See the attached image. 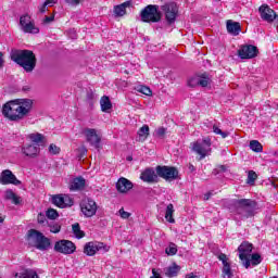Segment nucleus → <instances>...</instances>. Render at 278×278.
I'll return each instance as SVG.
<instances>
[{"instance_id": "obj_1", "label": "nucleus", "mask_w": 278, "mask_h": 278, "mask_svg": "<svg viewBox=\"0 0 278 278\" xmlns=\"http://www.w3.org/2000/svg\"><path fill=\"white\" fill-rule=\"evenodd\" d=\"M31 108H34V101L31 99L10 100L2 105V115L9 121L18 123L29 116Z\"/></svg>"}, {"instance_id": "obj_2", "label": "nucleus", "mask_w": 278, "mask_h": 278, "mask_svg": "<svg viewBox=\"0 0 278 278\" xmlns=\"http://www.w3.org/2000/svg\"><path fill=\"white\" fill-rule=\"evenodd\" d=\"M11 60L22 66L26 73H31L36 68V54L31 50H12Z\"/></svg>"}, {"instance_id": "obj_3", "label": "nucleus", "mask_w": 278, "mask_h": 278, "mask_svg": "<svg viewBox=\"0 0 278 278\" xmlns=\"http://www.w3.org/2000/svg\"><path fill=\"white\" fill-rule=\"evenodd\" d=\"M235 212L240 216L241 220L245 218H252L255 216V211L257 210V202L251 199H240L233 201Z\"/></svg>"}, {"instance_id": "obj_4", "label": "nucleus", "mask_w": 278, "mask_h": 278, "mask_svg": "<svg viewBox=\"0 0 278 278\" xmlns=\"http://www.w3.org/2000/svg\"><path fill=\"white\" fill-rule=\"evenodd\" d=\"M192 151L200 155V160H205L207 155L212 153V139L210 137H205L202 141L198 140L191 143Z\"/></svg>"}, {"instance_id": "obj_5", "label": "nucleus", "mask_w": 278, "mask_h": 278, "mask_svg": "<svg viewBox=\"0 0 278 278\" xmlns=\"http://www.w3.org/2000/svg\"><path fill=\"white\" fill-rule=\"evenodd\" d=\"M141 21L143 23H160L162 21V13L157 5L149 4L141 11Z\"/></svg>"}, {"instance_id": "obj_6", "label": "nucleus", "mask_w": 278, "mask_h": 278, "mask_svg": "<svg viewBox=\"0 0 278 278\" xmlns=\"http://www.w3.org/2000/svg\"><path fill=\"white\" fill-rule=\"evenodd\" d=\"M238 252L242 265L244 266V268H249L251 266V253H253V244L244 241L239 245Z\"/></svg>"}, {"instance_id": "obj_7", "label": "nucleus", "mask_w": 278, "mask_h": 278, "mask_svg": "<svg viewBox=\"0 0 278 278\" xmlns=\"http://www.w3.org/2000/svg\"><path fill=\"white\" fill-rule=\"evenodd\" d=\"M20 27L24 34H40V29L36 27V23L29 14L20 17Z\"/></svg>"}, {"instance_id": "obj_8", "label": "nucleus", "mask_w": 278, "mask_h": 278, "mask_svg": "<svg viewBox=\"0 0 278 278\" xmlns=\"http://www.w3.org/2000/svg\"><path fill=\"white\" fill-rule=\"evenodd\" d=\"M99 251H103V253H108L110 251V248H108V245H105L103 242H97V241H90L86 243L84 247V253L89 257L97 255Z\"/></svg>"}, {"instance_id": "obj_9", "label": "nucleus", "mask_w": 278, "mask_h": 278, "mask_svg": "<svg viewBox=\"0 0 278 278\" xmlns=\"http://www.w3.org/2000/svg\"><path fill=\"white\" fill-rule=\"evenodd\" d=\"M212 84V78L207 73L192 76L188 79L189 88H197V86H201V88H207Z\"/></svg>"}, {"instance_id": "obj_10", "label": "nucleus", "mask_w": 278, "mask_h": 278, "mask_svg": "<svg viewBox=\"0 0 278 278\" xmlns=\"http://www.w3.org/2000/svg\"><path fill=\"white\" fill-rule=\"evenodd\" d=\"M156 175L166 181H173L179 176V170L175 167L159 165L156 166Z\"/></svg>"}, {"instance_id": "obj_11", "label": "nucleus", "mask_w": 278, "mask_h": 278, "mask_svg": "<svg viewBox=\"0 0 278 278\" xmlns=\"http://www.w3.org/2000/svg\"><path fill=\"white\" fill-rule=\"evenodd\" d=\"M77 247H75V243L70 240H60L56 241L54 244V251L56 253H62L63 255H73V252L76 251Z\"/></svg>"}, {"instance_id": "obj_12", "label": "nucleus", "mask_w": 278, "mask_h": 278, "mask_svg": "<svg viewBox=\"0 0 278 278\" xmlns=\"http://www.w3.org/2000/svg\"><path fill=\"white\" fill-rule=\"evenodd\" d=\"M80 210L86 218H92L97 214V202L92 199L83 200L80 203Z\"/></svg>"}, {"instance_id": "obj_13", "label": "nucleus", "mask_w": 278, "mask_h": 278, "mask_svg": "<svg viewBox=\"0 0 278 278\" xmlns=\"http://www.w3.org/2000/svg\"><path fill=\"white\" fill-rule=\"evenodd\" d=\"M163 12H165V18L169 25H173L177 20V14L179 13V8L176 3H167L162 7Z\"/></svg>"}, {"instance_id": "obj_14", "label": "nucleus", "mask_w": 278, "mask_h": 278, "mask_svg": "<svg viewBox=\"0 0 278 278\" xmlns=\"http://www.w3.org/2000/svg\"><path fill=\"white\" fill-rule=\"evenodd\" d=\"M257 47L253 45L241 46L238 50V55L241 60H253V58H257Z\"/></svg>"}, {"instance_id": "obj_15", "label": "nucleus", "mask_w": 278, "mask_h": 278, "mask_svg": "<svg viewBox=\"0 0 278 278\" xmlns=\"http://www.w3.org/2000/svg\"><path fill=\"white\" fill-rule=\"evenodd\" d=\"M83 134L86 137L87 142L94 147V149H99L101 144V136L97 134V129L94 128H85L83 129Z\"/></svg>"}, {"instance_id": "obj_16", "label": "nucleus", "mask_w": 278, "mask_h": 278, "mask_svg": "<svg viewBox=\"0 0 278 278\" xmlns=\"http://www.w3.org/2000/svg\"><path fill=\"white\" fill-rule=\"evenodd\" d=\"M258 12L261 14V18L266 21V23H273L275 18H278V15L277 13H275V10L270 9L268 4L261 5Z\"/></svg>"}, {"instance_id": "obj_17", "label": "nucleus", "mask_w": 278, "mask_h": 278, "mask_svg": "<svg viewBox=\"0 0 278 278\" xmlns=\"http://www.w3.org/2000/svg\"><path fill=\"white\" fill-rule=\"evenodd\" d=\"M0 184L8 186V184H13V186H21V180L16 179V176L13 175L12 170L4 169L0 175Z\"/></svg>"}, {"instance_id": "obj_18", "label": "nucleus", "mask_w": 278, "mask_h": 278, "mask_svg": "<svg viewBox=\"0 0 278 278\" xmlns=\"http://www.w3.org/2000/svg\"><path fill=\"white\" fill-rule=\"evenodd\" d=\"M140 180L146 184H156L157 174H155V169L151 167L146 168L140 175Z\"/></svg>"}, {"instance_id": "obj_19", "label": "nucleus", "mask_w": 278, "mask_h": 278, "mask_svg": "<svg viewBox=\"0 0 278 278\" xmlns=\"http://www.w3.org/2000/svg\"><path fill=\"white\" fill-rule=\"evenodd\" d=\"M52 202L56 207H71L73 205V199L68 195H54Z\"/></svg>"}, {"instance_id": "obj_20", "label": "nucleus", "mask_w": 278, "mask_h": 278, "mask_svg": "<svg viewBox=\"0 0 278 278\" xmlns=\"http://www.w3.org/2000/svg\"><path fill=\"white\" fill-rule=\"evenodd\" d=\"M134 188V182L129 179L122 177L116 182V190L119 191L122 194H127L129 190Z\"/></svg>"}, {"instance_id": "obj_21", "label": "nucleus", "mask_w": 278, "mask_h": 278, "mask_svg": "<svg viewBox=\"0 0 278 278\" xmlns=\"http://www.w3.org/2000/svg\"><path fill=\"white\" fill-rule=\"evenodd\" d=\"M15 278H38V273L33 268L22 267L20 271L15 274Z\"/></svg>"}, {"instance_id": "obj_22", "label": "nucleus", "mask_w": 278, "mask_h": 278, "mask_svg": "<svg viewBox=\"0 0 278 278\" xmlns=\"http://www.w3.org/2000/svg\"><path fill=\"white\" fill-rule=\"evenodd\" d=\"M226 27L228 34H231V36H239L240 31H242V27L240 26V24L231 20L227 21Z\"/></svg>"}, {"instance_id": "obj_23", "label": "nucleus", "mask_w": 278, "mask_h": 278, "mask_svg": "<svg viewBox=\"0 0 278 278\" xmlns=\"http://www.w3.org/2000/svg\"><path fill=\"white\" fill-rule=\"evenodd\" d=\"M22 151L27 157H36V155L40 153V147H38L36 143H33L25 146Z\"/></svg>"}, {"instance_id": "obj_24", "label": "nucleus", "mask_w": 278, "mask_h": 278, "mask_svg": "<svg viewBox=\"0 0 278 278\" xmlns=\"http://www.w3.org/2000/svg\"><path fill=\"white\" fill-rule=\"evenodd\" d=\"M28 242L29 244H33V247H36L38 244V241L42 237V232L36 230V229H30L28 230Z\"/></svg>"}, {"instance_id": "obj_25", "label": "nucleus", "mask_w": 278, "mask_h": 278, "mask_svg": "<svg viewBox=\"0 0 278 278\" xmlns=\"http://www.w3.org/2000/svg\"><path fill=\"white\" fill-rule=\"evenodd\" d=\"M86 186V179L84 177H76L70 185V190H84Z\"/></svg>"}, {"instance_id": "obj_26", "label": "nucleus", "mask_w": 278, "mask_h": 278, "mask_svg": "<svg viewBox=\"0 0 278 278\" xmlns=\"http://www.w3.org/2000/svg\"><path fill=\"white\" fill-rule=\"evenodd\" d=\"M131 5L130 1H126L122 4H118L114 8L115 16H125L127 14V8Z\"/></svg>"}, {"instance_id": "obj_27", "label": "nucleus", "mask_w": 278, "mask_h": 278, "mask_svg": "<svg viewBox=\"0 0 278 278\" xmlns=\"http://www.w3.org/2000/svg\"><path fill=\"white\" fill-rule=\"evenodd\" d=\"M49 247H51V241L49 240V238L45 237V235H41L37 244H35V248L38 249L39 251H47Z\"/></svg>"}, {"instance_id": "obj_28", "label": "nucleus", "mask_w": 278, "mask_h": 278, "mask_svg": "<svg viewBox=\"0 0 278 278\" xmlns=\"http://www.w3.org/2000/svg\"><path fill=\"white\" fill-rule=\"evenodd\" d=\"M181 270V267H179V265L177 264H173V266L166 267L164 269V273L166 275V277H177V275H179V271Z\"/></svg>"}, {"instance_id": "obj_29", "label": "nucleus", "mask_w": 278, "mask_h": 278, "mask_svg": "<svg viewBox=\"0 0 278 278\" xmlns=\"http://www.w3.org/2000/svg\"><path fill=\"white\" fill-rule=\"evenodd\" d=\"M4 199H7V201H12L14 205H18V203H21V198H18L12 189H8L4 192Z\"/></svg>"}, {"instance_id": "obj_30", "label": "nucleus", "mask_w": 278, "mask_h": 278, "mask_svg": "<svg viewBox=\"0 0 278 278\" xmlns=\"http://www.w3.org/2000/svg\"><path fill=\"white\" fill-rule=\"evenodd\" d=\"M175 214V206L173 204H168L165 210V220L167 223L175 224V218L173 215Z\"/></svg>"}, {"instance_id": "obj_31", "label": "nucleus", "mask_w": 278, "mask_h": 278, "mask_svg": "<svg viewBox=\"0 0 278 278\" xmlns=\"http://www.w3.org/2000/svg\"><path fill=\"white\" fill-rule=\"evenodd\" d=\"M100 105L102 112H110V110H112V101H110V98L108 96H103L101 98Z\"/></svg>"}, {"instance_id": "obj_32", "label": "nucleus", "mask_w": 278, "mask_h": 278, "mask_svg": "<svg viewBox=\"0 0 278 278\" xmlns=\"http://www.w3.org/2000/svg\"><path fill=\"white\" fill-rule=\"evenodd\" d=\"M149 125H143L139 130H138V136H139V142H144L149 138Z\"/></svg>"}, {"instance_id": "obj_33", "label": "nucleus", "mask_w": 278, "mask_h": 278, "mask_svg": "<svg viewBox=\"0 0 278 278\" xmlns=\"http://www.w3.org/2000/svg\"><path fill=\"white\" fill-rule=\"evenodd\" d=\"M29 138L31 142H34V144H36L37 147H40V144H45V136H42V134H31L29 135Z\"/></svg>"}, {"instance_id": "obj_34", "label": "nucleus", "mask_w": 278, "mask_h": 278, "mask_svg": "<svg viewBox=\"0 0 278 278\" xmlns=\"http://www.w3.org/2000/svg\"><path fill=\"white\" fill-rule=\"evenodd\" d=\"M250 149L251 151H254V153H262L264 147L262 146V143H260V141L252 140L250 141Z\"/></svg>"}, {"instance_id": "obj_35", "label": "nucleus", "mask_w": 278, "mask_h": 278, "mask_svg": "<svg viewBox=\"0 0 278 278\" xmlns=\"http://www.w3.org/2000/svg\"><path fill=\"white\" fill-rule=\"evenodd\" d=\"M252 266H258V264H262V255L254 253L250 255V265Z\"/></svg>"}, {"instance_id": "obj_36", "label": "nucleus", "mask_w": 278, "mask_h": 278, "mask_svg": "<svg viewBox=\"0 0 278 278\" xmlns=\"http://www.w3.org/2000/svg\"><path fill=\"white\" fill-rule=\"evenodd\" d=\"M73 232L76 236V238L81 239L84 238V236H86V233H84V231H81V228L79 227V224H74L72 226Z\"/></svg>"}, {"instance_id": "obj_37", "label": "nucleus", "mask_w": 278, "mask_h": 278, "mask_svg": "<svg viewBox=\"0 0 278 278\" xmlns=\"http://www.w3.org/2000/svg\"><path fill=\"white\" fill-rule=\"evenodd\" d=\"M222 273L224 278H232L233 273L231 271V264L224 265Z\"/></svg>"}, {"instance_id": "obj_38", "label": "nucleus", "mask_w": 278, "mask_h": 278, "mask_svg": "<svg viewBox=\"0 0 278 278\" xmlns=\"http://www.w3.org/2000/svg\"><path fill=\"white\" fill-rule=\"evenodd\" d=\"M137 92H141V94H146V97H151V94H153L151 88L143 85L137 87Z\"/></svg>"}, {"instance_id": "obj_39", "label": "nucleus", "mask_w": 278, "mask_h": 278, "mask_svg": "<svg viewBox=\"0 0 278 278\" xmlns=\"http://www.w3.org/2000/svg\"><path fill=\"white\" fill-rule=\"evenodd\" d=\"M166 255H177V244L169 243V245L165 249Z\"/></svg>"}, {"instance_id": "obj_40", "label": "nucleus", "mask_w": 278, "mask_h": 278, "mask_svg": "<svg viewBox=\"0 0 278 278\" xmlns=\"http://www.w3.org/2000/svg\"><path fill=\"white\" fill-rule=\"evenodd\" d=\"M37 223L38 225H41V227H47V225H49V220H47V216H45V214L42 213L38 214Z\"/></svg>"}, {"instance_id": "obj_41", "label": "nucleus", "mask_w": 278, "mask_h": 278, "mask_svg": "<svg viewBox=\"0 0 278 278\" xmlns=\"http://www.w3.org/2000/svg\"><path fill=\"white\" fill-rule=\"evenodd\" d=\"M49 3H55V0H47L43 4H41L38 10L40 14H45L47 12Z\"/></svg>"}, {"instance_id": "obj_42", "label": "nucleus", "mask_w": 278, "mask_h": 278, "mask_svg": "<svg viewBox=\"0 0 278 278\" xmlns=\"http://www.w3.org/2000/svg\"><path fill=\"white\" fill-rule=\"evenodd\" d=\"M256 179H257V174L253 170H250L248 174V184H250V186H253Z\"/></svg>"}, {"instance_id": "obj_43", "label": "nucleus", "mask_w": 278, "mask_h": 278, "mask_svg": "<svg viewBox=\"0 0 278 278\" xmlns=\"http://www.w3.org/2000/svg\"><path fill=\"white\" fill-rule=\"evenodd\" d=\"M213 131L214 134H216L217 136H222V138H227V136H229V132L227 131H223L220 128H218V126L214 125L213 126Z\"/></svg>"}, {"instance_id": "obj_44", "label": "nucleus", "mask_w": 278, "mask_h": 278, "mask_svg": "<svg viewBox=\"0 0 278 278\" xmlns=\"http://www.w3.org/2000/svg\"><path fill=\"white\" fill-rule=\"evenodd\" d=\"M47 218H50L51 220H55L58 218L59 214L58 211L53 208H49L46 213Z\"/></svg>"}, {"instance_id": "obj_45", "label": "nucleus", "mask_w": 278, "mask_h": 278, "mask_svg": "<svg viewBox=\"0 0 278 278\" xmlns=\"http://www.w3.org/2000/svg\"><path fill=\"white\" fill-rule=\"evenodd\" d=\"M51 233H60V229H62V226L59 224H48Z\"/></svg>"}, {"instance_id": "obj_46", "label": "nucleus", "mask_w": 278, "mask_h": 278, "mask_svg": "<svg viewBox=\"0 0 278 278\" xmlns=\"http://www.w3.org/2000/svg\"><path fill=\"white\" fill-rule=\"evenodd\" d=\"M154 136H156V138H164V136H166V128L164 127H159L155 132Z\"/></svg>"}, {"instance_id": "obj_47", "label": "nucleus", "mask_w": 278, "mask_h": 278, "mask_svg": "<svg viewBox=\"0 0 278 278\" xmlns=\"http://www.w3.org/2000/svg\"><path fill=\"white\" fill-rule=\"evenodd\" d=\"M49 153H51L52 155H58V153H60V148L53 143H51L49 146Z\"/></svg>"}, {"instance_id": "obj_48", "label": "nucleus", "mask_w": 278, "mask_h": 278, "mask_svg": "<svg viewBox=\"0 0 278 278\" xmlns=\"http://www.w3.org/2000/svg\"><path fill=\"white\" fill-rule=\"evenodd\" d=\"M218 260H219V262H222L223 266L229 265V262H228L229 258H227L226 254H223V253L219 254Z\"/></svg>"}, {"instance_id": "obj_49", "label": "nucleus", "mask_w": 278, "mask_h": 278, "mask_svg": "<svg viewBox=\"0 0 278 278\" xmlns=\"http://www.w3.org/2000/svg\"><path fill=\"white\" fill-rule=\"evenodd\" d=\"M121 218L127 219L129 216H131V213L125 211V208H121L118 211Z\"/></svg>"}, {"instance_id": "obj_50", "label": "nucleus", "mask_w": 278, "mask_h": 278, "mask_svg": "<svg viewBox=\"0 0 278 278\" xmlns=\"http://www.w3.org/2000/svg\"><path fill=\"white\" fill-rule=\"evenodd\" d=\"M65 3H68V5H79L81 0H65Z\"/></svg>"}, {"instance_id": "obj_51", "label": "nucleus", "mask_w": 278, "mask_h": 278, "mask_svg": "<svg viewBox=\"0 0 278 278\" xmlns=\"http://www.w3.org/2000/svg\"><path fill=\"white\" fill-rule=\"evenodd\" d=\"M54 18H55L54 15L46 16V17L43 18V23H45L46 25H48V23H53Z\"/></svg>"}, {"instance_id": "obj_52", "label": "nucleus", "mask_w": 278, "mask_h": 278, "mask_svg": "<svg viewBox=\"0 0 278 278\" xmlns=\"http://www.w3.org/2000/svg\"><path fill=\"white\" fill-rule=\"evenodd\" d=\"M94 99V92L92 90L87 91V100L92 101Z\"/></svg>"}, {"instance_id": "obj_53", "label": "nucleus", "mask_w": 278, "mask_h": 278, "mask_svg": "<svg viewBox=\"0 0 278 278\" xmlns=\"http://www.w3.org/2000/svg\"><path fill=\"white\" fill-rule=\"evenodd\" d=\"M213 192L212 191H208L204 194V201H210V199L213 197Z\"/></svg>"}, {"instance_id": "obj_54", "label": "nucleus", "mask_w": 278, "mask_h": 278, "mask_svg": "<svg viewBox=\"0 0 278 278\" xmlns=\"http://www.w3.org/2000/svg\"><path fill=\"white\" fill-rule=\"evenodd\" d=\"M5 60H3V52H0V68H3Z\"/></svg>"}, {"instance_id": "obj_55", "label": "nucleus", "mask_w": 278, "mask_h": 278, "mask_svg": "<svg viewBox=\"0 0 278 278\" xmlns=\"http://www.w3.org/2000/svg\"><path fill=\"white\" fill-rule=\"evenodd\" d=\"M188 168H189L190 173H194V170H197V167H194V165H192V164H189Z\"/></svg>"}, {"instance_id": "obj_56", "label": "nucleus", "mask_w": 278, "mask_h": 278, "mask_svg": "<svg viewBox=\"0 0 278 278\" xmlns=\"http://www.w3.org/2000/svg\"><path fill=\"white\" fill-rule=\"evenodd\" d=\"M225 170H227V167H225V165L218 167V173H225Z\"/></svg>"}, {"instance_id": "obj_57", "label": "nucleus", "mask_w": 278, "mask_h": 278, "mask_svg": "<svg viewBox=\"0 0 278 278\" xmlns=\"http://www.w3.org/2000/svg\"><path fill=\"white\" fill-rule=\"evenodd\" d=\"M53 5H55V3H49L48 8H53Z\"/></svg>"}, {"instance_id": "obj_58", "label": "nucleus", "mask_w": 278, "mask_h": 278, "mask_svg": "<svg viewBox=\"0 0 278 278\" xmlns=\"http://www.w3.org/2000/svg\"><path fill=\"white\" fill-rule=\"evenodd\" d=\"M0 223H3V217L0 216Z\"/></svg>"}, {"instance_id": "obj_59", "label": "nucleus", "mask_w": 278, "mask_h": 278, "mask_svg": "<svg viewBox=\"0 0 278 278\" xmlns=\"http://www.w3.org/2000/svg\"><path fill=\"white\" fill-rule=\"evenodd\" d=\"M127 160H131V157H128Z\"/></svg>"}]
</instances>
